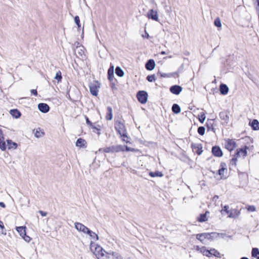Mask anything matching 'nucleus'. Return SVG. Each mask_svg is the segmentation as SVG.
I'll use <instances>...</instances> for the list:
<instances>
[{"label":"nucleus","mask_w":259,"mask_h":259,"mask_svg":"<svg viewBox=\"0 0 259 259\" xmlns=\"http://www.w3.org/2000/svg\"><path fill=\"white\" fill-rule=\"evenodd\" d=\"M74 52L75 55L78 58L82 57L84 55V48L82 46H77Z\"/></svg>","instance_id":"9b49d317"},{"label":"nucleus","mask_w":259,"mask_h":259,"mask_svg":"<svg viewBox=\"0 0 259 259\" xmlns=\"http://www.w3.org/2000/svg\"><path fill=\"white\" fill-rule=\"evenodd\" d=\"M74 22L76 23V24L77 25L78 28L79 29L80 28V27H81V25H80V24L79 18V17L78 16H76L74 17Z\"/></svg>","instance_id":"a18cd8bd"},{"label":"nucleus","mask_w":259,"mask_h":259,"mask_svg":"<svg viewBox=\"0 0 259 259\" xmlns=\"http://www.w3.org/2000/svg\"><path fill=\"white\" fill-rule=\"evenodd\" d=\"M90 90L92 95L95 96L98 95V90L96 85L91 84L90 85Z\"/></svg>","instance_id":"4be33fe9"},{"label":"nucleus","mask_w":259,"mask_h":259,"mask_svg":"<svg viewBox=\"0 0 259 259\" xmlns=\"http://www.w3.org/2000/svg\"><path fill=\"white\" fill-rule=\"evenodd\" d=\"M38 108L39 110L42 113H47L50 110V107L46 103L38 104Z\"/></svg>","instance_id":"ddd939ff"},{"label":"nucleus","mask_w":259,"mask_h":259,"mask_svg":"<svg viewBox=\"0 0 259 259\" xmlns=\"http://www.w3.org/2000/svg\"><path fill=\"white\" fill-rule=\"evenodd\" d=\"M213 255L217 257H221L220 253L214 248L210 249V257Z\"/></svg>","instance_id":"c756f323"},{"label":"nucleus","mask_w":259,"mask_h":259,"mask_svg":"<svg viewBox=\"0 0 259 259\" xmlns=\"http://www.w3.org/2000/svg\"><path fill=\"white\" fill-rule=\"evenodd\" d=\"M160 76L162 77H169L170 76L169 74H166L164 73H160Z\"/></svg>","instance_id":"09e8293b"},{"label":"nucleus","mask_w":259,"mask_h":259,"mask_svg":"<svg viewBox=\"0 0 259 259\" xmlns=\"http://www.w3.org/2000/svg\"><path fill=\"white\" fill-rule=\"evenodd\" d=\"M4 140V138L3 136V132L2 130L0 129V140Z\"/></svg>","instance_id":"864d4df0"},{"label":"nucleus","mask_w":259,"mask_h":259,"mask_svg":"<svg viewBox=\"0 0 259 259\" xmlns=\"http://www.w3.org/2000/svg\"><path fill=\"white\" fill-rule=\"evenodd\" d=\"M0 148L2 151H4L6 149V145L4 140H0Z\"/></svg>","instance_id":"79ce46f5"},{"label":"nucleus","mask_w":259,"mask_h":259,"mask_svg":"<svg viewBox=\"0 0 259 259\" xmlns=\"http://www.w3.org/2000/svg\"><path fill=\"white\" fill-rule=\"evenodd\" d=\"M196 250L200 251L204 255H205L207 257H210V250L207 249L205 246L200 247L199 246H197L196 247Z\"/></svg>","instance_id":"f8f14e48"},{"label":"nucleus","mask_w":259,"mask_h":259,"mask_svg":"<svg viewBox=\"0 0 259 259\" xmlns=\"http://www.w3.org/2000/svg\"><path fill=\"white\" fill-rule=\"evenodd\" d=\"M75 229L79 232H82L84 234H88L90 229L80 223L75 222L74 223Z\"/></svg>","instance_id":"6e6552de"},{"label":"nucleus","mask_w":259,"mask_h":259,"mask_svg":"<svg viewBox=\"0 0 259 259\" xmlns=\"http://www.w3.org/2000/svg\"><path fill=\"white\" fill-rule=\"evenodd\" d=\"M161 54H162V55H165V52H164V51H162V52H161Z\"/></svg>","instance_id":"bf43d9fd"},{"label":"nucleus","mask_w":259,"mask_h":259,"mask_svg":"<svg viewBox=\"0 0 259 259\" xmlns=\"http://www.w3.org/2000/svg\"><path fill=\"white\" fill-rule=\"evenodd\" d=\"M108 79L109 80L112 79L113 78V67L110 68L108 71Z\"/></svg>","instance_id":"4c0bfd02"},{"label":"nucleus","mask_w":259,"mask_h":259,"mask_svg":"<svg viewBox=\"0 0 259 259\" xmlns=\"http://www.w3.org/2000/svg\"><path fill=\"white\" fill-rule=\"evenodd\" d=\"M220 91L222 95H226L229 91V88L227 85L221 84L220 86Z\"/></svg>","instance_id":"412c9836"},{"label":"nucleus","mask_w":259,"mask_h":259,"mask_svg":"<svg viewBox=\"0 0 259 259\" xmlns=\"http://www.w3.org/2000/svg\"><path fill=\"white\" fill-rule=\"evenodd\" d=\"M210 235V240H212L213 239H216L218 238L222 237L224 238L225 236V234H220L215 232H212L209 233Z\"/></svg>","instance_id":"aec40b11"},{"label":"nucleus","mask_w":259,"mask_h":259,"mask_svg":"<svg viewBox=\"0 0 259 259\" xmlns=\"http://www.w3.org/2000/svg\"><path fill=\"white\" fill-rule=\"evenodd\" d=\"M54 79L57 80L58 82L61 81V79H62L61 72L60 71L56 73V75L54 77Z\"/></svg>","instance_id":"58836bf2"},{"label":"nucleus","mask_w":259,"mask_h":259,"mask_svg":"<svg viewBox=\"0 0 259 259\" xmlns=\"http://www.w3.org/2000/svg\"><path fill=\"white\" fill-rule=\"evenodd\" d=\"M219 198V196L218 195H215L213 198V200H216L217 199H218Z\"/></svg>","instance_id":"13d9d810"},{"label":"nucleus","mask_w":259,"mask_h":259,"mask_svg":"<svg viewBox=\"0 0 259 259\" xmlns=\"http://www.w3.org/2000/svg\"><path fill=\"white\" fill-rule=\"evenodd\" d=\"M209 213V211H206L205 213L201 214L198 219V221L199 222H205L207 220V214Z\"/></svg>","instance_id":"b1692460"},{"label":"nucleus","mask_w":259,"mask_h":259,"mask_svg":"<svg viewBox=\"0 0 259 259\" xmlns=\"http://www.w3.org/2000/svg\"><path fill=\"white\" fill-rule=\"evenodd\" d=\"M86 118V122L88 124L90 125H92V122L89 120V118L87 117H85Z\"/></svg>","instance_id":"5fc2aeb1"},{"label":"nucleus","mask_w":259,"mask_h":259,"mask_svg":"<svg viewBox=\"0 0 259 259\" xmlns=\"http://www.w3.org/2000/svg\"><path fill=\"white\" fill-rule=\"evenodd\" d=\"M142 36L143 37H146L147 38H149V35L146 31H145V35H143Z\"/></svg>","instance_id":"6e6d98bb"},{"label":"nucleus","mask_w":259,"mask_h":259,"mask_svg":"<svg viewBox=\"0 0 259 259\" xmlns=\"http://www.w3.org/2000/svg\"><path fill=\"white\" fill-rule=\"evenodd\" d=\"M172 111L176 114L179 113L181 112V108L178 104H174L172 106Z\"/></svg>","instance_id":"473e14b6"},{"label":"nucleus","mask_w":259,"mask_h":259,"mask_svg":"<svg viewBox=\"0 0 259 259\" xmlns=\"http://www.w3.org/2000/svg\"><path fill=\"white\" fill-rule=\"evenodd\" d=\"M38 212L42 216L45 217L47 215V213L46 212L43 211L42 210H39Z\"/></svg>","instance_id":"3c124183"},{"label":"nucleus","mask_w":259,"mask_h":259,"mask_svg":"<svg viewBox=\"0 0 259 259\" xmlns=\"http://www.w3.org/2000/svg\"><path fill=\"white\" fill-rule=\"evenodd\" d=\"M44 135V132L40 128L36 129L34 134L35 137L37 138L43 137Z\"/></svg>","instance_id":"7c9ffc66"},{"label":"nucleus","mask_w":259,"mask_h":259,"mask_svg":"<svg viewBox=\"0 0 259 259\" xmlns=\"http://www.w3.org/2000/svg\"><path fill=\"white\" fill-rule=\"evenodd\" d=\"M86 144L85 141L81 138H79L77 140L76 142V146L79 147H82Z\"/></svg>","instance_id":"c85d7f7f"},{"label":"nucleus","mask_w":259,"mask_h":259,"mask_svg":"<svg viewBox=\"0 0 259 259\" xmlns=\"http://www.w3.org/2000/svg\"><path fill=\"white\" fill-rule=\"evenodd\" d=\"M124 146L125 147V150L126 151H134V149L130 148L128 147H127V146Z\"/></svg>","instance_id":"8fccbe9b"},{"label":"nucleus","mask_w":259,"mask_h":259,"mask_svg":"<svg viewBox=\"0 0 259 259\" xmlns=\"http://www.w3.org/2000/svg\"><path fill=\"white\" fill-rule=\"evenodd\" d=\"M10 114L16 118H19L21 116V113L17 109H12L10 110Z\"/></svg>","instance_id":"a878e982"},{"label":"nucleus","mask_w":259,"mask_h":259,"mask_svg":"<svg viewBox=\"0 0 259 259\" xmlns=\"http://www.w3.org/2000/svg\"><path fill=\"white\" fill-rule=\"evenodd\" d=\"M206 116L204 112H201L198 115V119L201 123H203L205 119Z\"/></svg>","instance_id":"e433bc0d"},{"label":"nucleus","mask_w":259,"mask_h":259,"mask_svg":"<svg viewBox=\"0 0 259 259\" xmlns=\"http://www.w3.org/2000/svg\"><path fill=\"white\" fill-rule=\"evenodd\" d=\"M137 97L138 101L142 104H145L146 103L148 99V94L146 92L142 91H139L137 93Z\"/></svg>","instance_id":"423d86ee"},{"label":"nucleus","mask_w":259,"mask_h":259,"mask_svg":"<svg viewBox=\"0 0 259 259\" xmlns=\"http://www.w3.org/2000/svg\"><path fill=\"white\" fill-rule=\"evenodd\" d=\"M7 142L8 149H16L17 144L16 143L12 142V141L10 140H8Z\"/></svg>","instance_id":"393cba45"},{"label":"nucleus","mask_w":259,"mask_h":259,"mask_svg":"<svg viewBox=\"0 0 259 259\" xmlns=\"http://www.w3.org/2000/svg\"><path fill=\"white\" fill-rule=\"evenodd\" d=\"M248 148L249 147L248 146H245L244 148H239L237 149L234 157L232 158L231 160V162H233L234 164L236 165V162L238 157H242L243 158H245L247 155V150L248 149Z\"/></svg>","instance_id":"f03ea898"},{"label":"nucleus","mask_w":259,"mask_h":259,"mask_svg":"<svg viewBox=\"0 0 259 259\" xmlns=\"http://www.w3.org/2000/svg\"><path fill=\"white\" fill-rule=\"evenodd\" d=\"M182 91V88L179 85H175L170 88V91L175 95H179Z\"/></svg>","instance_id":"dca6fc26"},{"label":"nucleus","mask_w":259,"mask_h":259,"mask_svg":"<svg viewBox=\"0 0 259 259\" xmlns=\"http://www.w3.org/2000/svg\"><path fill=\"white\" fill-rule=\"evenodd\" d=\"M107 113L106 116V119L108 120H111L112 119V109L111 107H107Z\"/></svg>","instance_id":"bb28decb"},{"label":"nucleus","mask_w":259,"mask_h":259,"mask_svg":"<svg viewBox=\"0 0 259 259\" xmlns=\"http://www.w3.org/2000/svg\"><path fill=\"white\" fill-rule=\"evenodd\" d=\"M115 73L119 77H122L124 75V72L120 67H116L115 68Z\"/></svg>","instance_id":"72a5a7b5"},{"label":"nucleus","mask_w":259,"mask_h":259,"mask_svg":"<svg viewBox=\"0 0 259 259\" xmlns=\"http://www.w3.org/2000/svg\"><path fill=\"white\" fill-rule=\"evenodd\" d=\"M90 237V249L91 250V245L92 244H94L95 245H98V244H96L95 242L99 240V237L98 235L95 233L93 232L92 231L90 230L87 234Z\"/></svg>","instance_id":"1a4fd4ad"},{"label":"nucleus","mask_w":259,"mask_h":259,"mask_svg":"<svg viewBox=\"0 0 259 259\" xmlns=\"http://www.w3.org/2000/svg\"><path fill=\"white\" fill-rule=\"evenodd\" d=\"M17 231L19 233L20 235L22 237L25 235L26 233V227L21 226L16 227Z\"/></svg>","instance_id":"5701e85b"},{"label":"nucleus","mask_w":259,"mask_h":259,"mask_svg":"<svg viewBox=\"0 0 259 259\" xmlns=\"http://www.w3.org/2000/svg\"><path fill=\"white\" fill-rule=\"evenodd\" d=\"M31 94H32L33 95H34V96H36L37 95V91L36 90H31L30 91Z\"/></svg>","instance_id":"603ef678"},{"label":"nucleus","mask_w":259,"mask_h":259,"mask_svg":"<svg viewBox=\"0 0 259 259\" xmlns=\"http://www.w3.org/2000/svg\"><path fill=\"white\" fill-rule=\"evenodd\" d=\"M0 234H6V231L2 221H0Z\"/></svg>","instance_id":"c9c22d12"},{"label":"nucleus","mask_w":259,"mask_h":259,"mask_svg":"<svg viewBox=\"0 0 259 259\" xmlns=\"http://www.w3.org/2000/svg\"><path fill=\"white\" fill-rule=\"evenodd\" d=\"M214 24L215 26H217L218 27H221V26H222L221 21L219 18L218 17L215 19L214 22Z\"/></svg>","instance_id":"a19ab883"},{"label":"nucleus","mask_w":259,"mask_h":259,"mask_svg":"<svg viewBox=\"0 0 259 259\" xmlns=\"http://www.w3.org/2000/svg\"><path fill=\"white\" fill-rule=\"evenodd\" d=\"M115 128L121 137L127 138L126 130L122 123L121 122H116L115 123Z\"/></svg>","instance_id":"20e7f679"},{"label":"nucleus","mask_w":259,"mask_h":259,"mask_svg":"<svg viewBox=\"0 0 259 259\" xmlns=\"http://www.w3.org/2000/svg\"><path fill=\"white\" fill-rule=\"evenodd\" d=\"M246 209L250 212H253L256 210V208L254 205H247L246 206Z\"/></svg>","instance_id":"37998d69"},{"label":"nucleus","mask_w":259,"mask_h":259,"mask_svg":"<svg viewBox=\"0 0 259 259\" xmlns=\"http://www.w3.org/2000/svg\"><path fill=\"white\" fill-rule=\"evenodd\" d=\"M99 151H103L106 153H114V152H119L120 151H125V147L118 145H113L112 146H110L108 147H106L105 148H100L99 150Z\"/></svg>","instance_id":"7ed1b4c3"},{"label":"nucleus","mask_w":259,"mask_h":259,"mask_svg":"<svg viewBox=\"0 0 259 259\" xmlns=\"http://www.w3.org/2000/svg\"><path fill=\"white\" fill-rule=\"evenodd\" d=\"M221 168L218 170V174L220 175L221 179L226 178V176L225 173H227V165L224 162H222L220 165Z\"/></svg>","instance_id":"9d476101"},{"label":"nucleus","mask_w":259,"mask_h":259,"mask_svg":"<svg viewBox=\"0 0 259 259\" xmlns=\"http://www.w3.org/2000/svg\"><path fill=\"white\" fill-rule=\"evenodd\" d=\"M147 79L149 82H152L153 81H155V75H148L147 77Z\"/></svg>","instance_id":"49530a36"},{"label":"nucleus","mask_w":259,"mask_h":259,"mask_svg":"<svg viewBox=\"0 0 259 259\" xmlns=\"http://www.w3.org/2000/svg\"><path fill=\"white\" fill-rule=\"evenodd\" d=\"M147 17L149 19H152V20L155 21H159V17L157 11L154 9L149 10L147 13L146 15Z\"/></svg>","instance_id":"39448f33"},{"label":"nucleus","mask_w":259,"mask_h":259,"mask_svg":"<svg viewBox=\"0 0 259 259\" xmlns=\"http://www.w3.org/2000/svg\"><path fill=\"white\" fill-rule=\"evenodd\" d=\"M155 66V63L154 61L152 59L149 60L146 65L145 67L148 70H152L154 69Z\"/></svg>","instance_id":"a211bd4d"},{"label":"nucleus","mask_w":259,"mask_h":259,"mask_svg":"<svg viewBox=\"0 0 259 259\" xmlns=\"http://www.w3.org/2000/svg\"><path fill=\"white\" fill-rule=\"evenodd\" d=\"M219 116L220 118L224 121V123H227L229 121V116L228 114L225 112L223 111L220 113Z\"/></svg>","instance_id":"6ab92c4d"},{"label":"nucleus","mask_w":259,"mask_h":259,"mask_svg":"<svg viewBox=\"0 0 259 259\" xmlns=\"http://www.w3.org/2000/svg\"><path fill=\"white\" fill-rule=\"evenodd\" d=\"M149 175L151 177H161L163 176V174L161 172H159V171L150 172Z\"/></svg>","instance_id":"f704fd0d"},{"label":"nucleus","mask_w":259,"mask_h":259,"mask_svg":"<svg viewBox=\"0 0 259 259\" xmlns=\"http://www.w3.org/2000/svg\"><path fill=\"white\" fill-rule=\"evenodd\" d=\"M229 210V206L227 205L224 206V208L221 210V212L222 214H224L225 212L228 214Z\"/></svg>","instance_id":"ea45409f"},{"label":"nucleus","mask_w":259,"mask_h":259,"mask_svg":"<svg viewBox=\"0 0 259 259\" xmlns=\"http://www.w3.org/2000/svg\"><path fill=\"white\" fill-rule=\"evenodd\" d=\"M91 245V251L98 259H121V255L117 252L106 251L101 246Z\"/></svg>","instance_id":"f257e3e1"},{"label":"nucleus","mask_w":259,"mask_h":259,"mask_svg":"<svg viewBox=\"0 0 259 259\" xmlns=\"http://www.w3.org/2000/svg\"><path fill=\"white\" fill-rule=\"evenodd\" d=\"M252 256L259 259V250L257 248H253L251 251Z\"/></svg>","instance_id":"2f4dec72"},{"label":"nucleus","mask_w":259,"mask_h":259,"mask_svg":"<svg viewBox=\"0 0 259 259\" xmlns=\"http://www.w3.org/2000/svg\"><path fill=\"white\" fill-rule=\"evenodd\" d=\"M205 128L203 126H200L198 128V133L200 135L202 136L205 133Z\"/></svg>","instance_id":"c03bdc74"},{"label":"nucleus","mask_w":259,"mask_h":259,"mask_svg":"<svg viewBox=\"0 0 259 259\" xmlns=\"http://www.w3.org/2000/svg\"><path fill=\"white\" fill-rule=\"evenodd\" d=\"M240 259H248L247 257H242Z\"/></svg>","instance_id":"052dcab7"},{"label":"nucleus","mask_w":259,"mask_h":259,"mask_svg":"<svg viewBox=\"0 0 259 259\" xmlns=\"http://www.w3.org/2000/svg\"><path fill=\"white\" fill-rule=\"evenodd\" d=\"M0 206L3 207V208H5L6 207V205H5V204L4 202H0Z\"/></svg>","instance_id":"4d7b16f0"},{"label":"nucleus","mask_w":259,"mask_h":259,"mask_svg":"<svg viewBox=\"0 0 259 259\" xmlns=\"http://www.w3.org/2000/svg\"><path fill=\"white\" fill-rule=\"evenodd\" d=\"M196 239L202 242L204 239L210 240L209 233H203L196 235Z\"/></svg>","instance_id":"2eb2a0df"},{"label":"nucleus","mask_w":259,"mask_h":259,"mask_svg":"<svg viewBox=\"0 0 259 259\" xmlns=\"http://www.w3.org/2000/svg\"><path fill=\"white\" fill-rule=\"evenodd\" d=\"M22 237L27 242H29L31 240V238L29 236L26 235V234L25 235L23 236Z\"/></svg>","instance_id":"de8ad7c7"},{"label":"nucleus","mask_w":259,"mask_h":259,"mask_svg":"<svg viewBox=\"0 0 259 259\" xmlns=\"http://www.w3.org/2000/svg\"><path fill=\"white\" fill-rule=\"evenodd\" d=\"M225 142V148L230 151L234 150L237 146L235 141L233 139H226Z\"/></svg>","instance_id":"0eeeda50"},{"label":"nucleus","mask_w":259,"mask_h":259,"mask_svg":"<svg viewBox=\"0 0 259 259\" xmlns=\"http://www.w3.org/2000/svg\"><path fill=\"white\" fill-rule=\"evenodd\" d=\"M251 126L253 130H259V122L256 119H253L251 123Z\"/></svg>","instance_id":"cd10ccee"},{"label":"nucleus","mask_w":259,"mask_h":259,"mask_svg":"<svg viewBox=\"0 0 259 259\" xmlns=\"http://www.w3.org/2000/svg\"><path fill=\"white\" fill-rule=\"evenodd\" d=\"M240 214V211L236 209H231L228 213V217L230 218H237Z\"/></svg>","instance_id":"4468645a"},{"label":"nucleus","mask_w":259,"mask_h":259,"mask_svg":"<svg viewBox=\"0 0 259 259\" xmlns=\"http://www.w3.org/2000/svg\"><path fill=\"white\" fill-rule=\"evenodd\" d=\"M213 154L217 157H221L223 155V152L221 149L218 146H214L212 148Z\"/></svg>","instance_id":"f3484780"}]
</instances>
